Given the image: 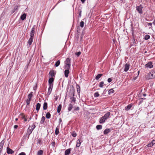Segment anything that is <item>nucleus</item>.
<instances>
[{
  "mask_svg": "<svg viewBox=\"0 0 155 155\" xmlns=\"http://www.w3.org/2000/svg\"><path fill=\"white\" fill-rule=\"evenodd\" d=\"M35 25L32 28L31 32H30V38L29 39L28 41V44L29 45H31L32 42L34 38V36L35 34Z\"/></svg>",
  "mask_w": 155,
  "mask_h": 155,
  "instance_id": "obj_1",
  "label": "nucleus"
},
{
  "mask_svg": "<svg viewBox=\"0 0 155 155\" xmlns=\"http://www.w3.org/2000/svg\"><path fill=\"white\" fill-rule=\"evenodd\" d=\"M146 78L147 79L154 78H155V72L153 71L148 73L146 76Z\"/></svg>",
  "mask_w": 155,
  "mask_h": 155,
  "instance_id": "obj_2",
  "label": "nucleus"
},
{
  "mask_svg": "<svg viewBox=\"0 0 155 155\" xmlns=\"http://www.w3.org/2000/svg\"><path fill=\"white\" fill-rule=\"evenodd\" d=\"M35 126L34 124H33L31 126H29L28 129L27 134H28L29 135L31 134L32 133L33 130L35 128Z\"/></svg>",
  "mask_w": 155,
  "mask_h": 155,
  "instance_id": "obj_3",
  "label": "nucleus"
},
{
  "mask_svg": "<svg viewBox=\"0 0 155 155\" xmlns=\"http://www.w3.org/2000/svg\"><path fill=\"white\" fill-rule=\"evenodd\" d=\"M143 6L141 5H140L139 6L136 7L137 10L139 12V13L141 14L142 12Z\"/></svg>",
  "mask_w": 155,
  "mask_h": 155,
  "instance_id": "obj_4",
  "label": "nucleus"
},
{
  "mask_svg": "<svg viewBox=\"0 0 155 155\" xmlns=\"http://www.w3.org/2000/svg\"><path fill=\"white\" fill-rule=\"evenodd\" d=\"M145 67L149 68H153V66L152 64V63L151 62H149L145 65Z\"/></svg>",
  "mask_w": 155,
  "mask_h": 155,
  "instance_id": "obj_5",
  "label": "nucleus"
},
{
  "mask_svg": "<svg viewBox=\"0 0 155 155\" xmlns=\"http://www.w3.org/2000/svg\"><path fill=\"white\" fill-rule=\"evenodd\" d=\"M82 141L81 138L78 139L77 140L76 147H79L81 145V143L82 142Z\"/></svg>",
  "mask_w": 155,
  "mask_h": 155,
  "instance_id": "obj_6",
  "label": "nucleus"
},
{
  "mask_svg": "<svg viewBox=\"0 0 155 155\" xmlns=\"http://www.w3.org/2000/svg\"><path fill=\"white\" fill-rule=\"evenodd\" d=\"M155 144V140H153L150 143L146 146L147 147H151Z\"/></svg>",
  "mask_w": 155,
  "mask_h": 155,
  "instance_id": "obj_7",
  "label": "nucleus"
},
{
  "mask_svg": "<svg viewBox=\"0 0 155 155\" xmlns=\"http://www.w3.org/2000/svg\"><path fill=\"white\" fill-rule=\"evenodd\" d=\"M7 152L8 154H12L14 153V151L10 148L9 147L7 148Z\"/></svg>",
  "mask_w": 155,
  "mask_h": 155,
  "instance_id": "obj_8",
  "label": "nucleus"
},
{
  "mask_svg": "<svg viewBox=\"0 0 155 155\" xmlns=\"http://www.w3.org/2000/svg\"><path fill=\"white\" fill-rule=\"evenodd\" d=\"M54 81V79L53 78H50L48 80L49 85H52L53 86V83Z\"/></svg>",
  "mask_w": 155,
  "mask_h": 155,
  "instance_id": "obj_9",
  "label": "nucleus"
},
{
  "mask_svg": "<svg viewBox=\"0 0 155 155\" xmlns=\"http://www.w3.org/2000/svg\"><path fill=\"white\" fill-rule=\"evenodd\" d=\"M130 65L129 64L126 63L125 65L124 71L125 72L127 71L129 69Z\"/></svg>",
  "mask_w": 155,
  "mask_h": 155,
  "instance_id": "obj_10",
  "label": "nucleus"
},
{
  "mask_svg": "<svg viewBox=\"0 0 155 155\" xmlns=\"http://www.w3.org/2000/svg\"><path fill=\"white\" fill-rule=\"evenodd\" d=\"M110 115V113L109 112H107V113H106L104 116L103 117L106 120L108 119L109 116Z\"/></svg>",
  "mask_w": 155,
  "mask_h": 155,
  "instance_id": "obj_11",
  "label": "nucleus"
},
{
  "mask_svg": "<svg viewBox=\"0 0 155 155\" xmlns=\"http://www.w3.org/2000/svg\"><path fill=\"white\" fill-rule=\"evenodd\" d=\"M106 120L105 119L103 116L100 118L99 122L100 124H103Z\"/></svg>",
  "mask_w": 155,
  "mask_h": 155,
  "instance_id": "obj_12",
  "label": "nucleus"
},
{
  "mask_svg": "<svg viewBox=\"0 0 155 155\" xmlns=\"http://www.w3.org/2000/svg\"><path fill=\"white\" fill-rule=\"evenodd\" d=\"M69 69H66L64 71V76L66 77L67 78L68 77V75L69 73Z\"/></svg>",
  "mask_w": 155,
  "mask_h": 155,
  "instance_id": "obj_13",
  "label": "nucleus"
},
{
  "mask_svg": "<svg viewBox=\"0 0 155 155\" xmlns=\"http://www.w3.org/2000/svg\"><path fill=\"white\" fill-rule=\"evenodd\" d=\"M26 18V14L25 13H24L20 17V19L22 21L24 20Z\"/></svg>",
  "mask_w": 155,
  "mask_h": 155,
  "instance_id": "obj_14",
  "label": "nucleus"
},
{
  "mask_svg": "<svg viewBox=\"0 0 155 155\" xmlns=\"http://www.w3.org/2000/svg\"><path fill=\"white\" fill-rule=\"evenodd\" d=\"M71 150L70 149H68L66 150L65 151V155H68L70 153Z\"/></svg>",
  "mask_w": 155,
  "mask_h": 155,
  "instance_id": "obj_15",
  "label": "nucleus"
},
{
  "mask_svg": "<svg viewBox=\"0 0 155 155\" xmlns=\"http://www.w3.org/2000/svg\"><path fill=\"white\" fill-rule=\"evenodd\" d=\"M42 143V140L41 139L39 138L37 140V144L38 146H40Z\"/></svg>",
  "mask_w": 155,
  "mask_h": 155,
  "instance_id": "obj_16",
  "label": "nucleus"
},
{
  "mask_svg": "<svg viewBox=\"0 0 155 155\" xmlns=\"http://www.w3.org/2000/svg\"><path fill=\"white\" fill-rule=\"evenodd\" d=\"M4 143V141H2L0 143V152L1 151L2 149V148Z\"/></svg>",
  "mask_w": 155,
  "mask_h": 155,
  "instance_id": "obj_17",
  "label": "nucleus"
},
{
  "mask_svg": "<svg viewBox=\"0 0 155 155\" xmlns=\"http://www.w3.org/2000/svg\"><path fill=\"white\" fill-rule=\"evenodd\" d=\"M70 66V64H65L64 68L65 69H69Z\"/></svg>",
  "mask_w": 155,
  "mask_h": 155,
  "instance_id": "obj_18",
  "label": "nucleus"
},
{
  "mask_svg": "<svg viewBox=\"0 0 155 155\" xmlns=\"http://www.w3.org/2000/svg\"><path fill=\"white\" fill-rule=\"evenodd\" d=\"M41 104L39 103H38L36 106V110L38 111L40 109V107Z\"/></svg>",
  "mask_w": 155,
  "mask_h": 155,
  "instance_id": "obj_19",
  "label": "nucleus"
},
{
  "mask_svg": "<svg viewBox=\"0 0 155 155\" xmlns=\"http://www.w3.org/2000/svg\"><path fill=\"white\" fill-rule=\"evenodd\" d=\"M48 107V104L46 102H45L43 104V108L44 110H46Z\"/></svg>",
  "mask_w": 155,
  "mask_h": 155,
  "instance_id": "obj_20",
  "label": "nucleus"
},
{
  "mask_svg": "<svg viewBox=\"0 0 155 155\" xmlns=\"http://www.w3.org/2000/svg\"><path fill=\"white\" fill-rule=\"evenodd\" d=\"M71 59L69 58H67L65 61V64H70Z\"/></svg>",
  "mask_w": 155,
  "mask_h": 155,
  "instance_id": "obj_21",
  "label": "nucleus"
},
{
  "mask_svg": "<svg viewBox=\"0 0 155 155\" xmlns=\"http://www.w3.org/2000/svg\"><path fill=\"white\" fill-rule=\"evenodd\" d=\"M132 107V105L131 104H130L128 105L126 107L125 110H128L131 109V108Z\"/></svg>",
  "mask_w": 155,
  "mask_h": 155,
  "instance_id": "obj_22",
  "label": "nucleus"
},
{
  "mask_svg": "<svg viewBox=\"0 0 155 155\" xmlns=\"http://www.w3.org/2000/svg\"><path fill=\"white\" fill-rule=\"evenodd\" d=\"M45 117L44 116H43L41 119V120L40 121V124H42L44 123L45 120Z\"/></svg>",
  "mask_w": 155,
  "mask_h": 155,
  "instance_id": "obj_23",
  "label": "nucleus"
},
{
  "mask_svg": "<svg viewBox=\"0 0 155 155\" xmlns=\"http://www.w3.org/2000/svg\"><path fill=\"white\" fill-rule=\"evenodd\" d=\"M103 74H98L96 77L95 79L97 80H98L102 76Z\"/></svg>",
  "mask_w": 155,
  "mask_h": 155,
  "instance_id": "obj_24",
  "label": "nucleus"
},
{
  "mask_svg": "<svg viewBox=\"0 0 155 155\" xmlns=\"http://www.w3.org/2000/svg\"><path fill=\"white\" fill-rule=\"evenodd\" d=\"M110 130L109 129H105L104 131V133L105 134H107L108 133H109Z\"/></svg>",
  "mask_w": 155,
  "mask_h": 155,
  "instance_id": "obj_25",
  "label": "nucleus"
},
{
  "mask_svg": "<svg viewBox=\"0 0 155 155\" xmlns=\"http://www.w3.org/2000/svg\"><path fill=\"white\" fill-rule=\"evenodd\" d=\"M49 74L51 77H54L55 75V73L54 71H51L49 72Z\"/></svg>",
  "mask_w": 155,
  "mask_h": 155,
  "instance_id": "obj_26",
  "label": "nucleus"
},
{
  "mask_svg": "<svg viewBox=\"0 0 155 155\" xmlns=\"http://www.w3.org/2000/svg\"><path fill=\"white\" fill-rule=\"evenodd\" d=\"M61 108V104L59 105L57 108V112L59 113L60 112Z\"/></svg>",
  "mask_w": 155,
  "mask_h": 155,
  "instance_id": "obj_27",
  "label": "nucleus"
},
{
  "mask_svg": "<svg viewBox=\"0 0 155 155\" xmlns=\"http://www.w3.org/2000/svg\"><path fill=\"white\" fill-rule=\"evenodd\" d=\"M73 108V105L71 104H70L69 105L68 107V110L69 111H70L72 110Z\"/></svg>",
  "mask_w": 155,
  "mask_h": 155,
  "instance_id": "obj_28",
  "label": "nucleus"
},
{
  "mask_svg": "<svg viewBox=\"0 0 155 155\" xmlns=\"http://www.w3.org/2000/svg\"><path fill=\"white\" fill-rule=\"evenodd\" d=\"M51 114L49 112H48L46 114V118L49 119L51 117Z\"/></svg>",
  "mask_w": 155,
  "mask_h": 155,
  "instance_id": "obj_29",
  "label": "nucleus"
},
{
  "mask_svg": "<svg viewBox=\"0 0 155 155\" xmlns=\"http://www.w3.org/2000/svg\"><path fill=\"white\" fill-rule=\"evenodd\" d=\"M43 153V151L42 150H39L38 152L37 155H42Z\"/></svg>",
  "mask_w": 155,
  "mask_h": 155,
  "instance_id": "obj_30",
  "label": "nucleus"
},
{
  "mask_svg": "<svg viewBox=\"0 0 155 155\" xmlns=\"http://www.w3.org/2000/svg\"><path fill=\"white\" fill-rule=\"evenodd\" d=\"M32 92H31L30 94H29L28 95V99H30L31 100V98L32 97Z\"/></svg>",
  "mask_w": 155,
  "mask_h": 155,
  "instance_id": "obj_31",
  "label": "nucleus"
},
{
  "mask_svg": "<svg viewBox=\"0 0 155 155\" xmlns=\"http://www.w3.org/2000/svg\"><path fill=\"white\" fill-rule=\"evenodd\" d=\"M60 63V61L59 60H58L55 63V66L56 67H58Z\"/></svg>",
  "mask_w": 155,
  "mask_h": 155,
  "instance_id": "obj_32",
  "label": "nucleus"
},
{
  "mask_svg": "<svg viewBox=\"0 0 155 155\" xmlns=\"http://www.w3.org/2000/svg\"><path fill=\"white\" fill-rule=\"evenodd\" d=\"M96 128L97 130H100L102 129V126L101 125H98L96 126Z\"/></svg>",
  "mask_w": 155,
  "mask_h": 155,
  "instance_id": "obj_33",
  "label": "nucleus"
},
{
  "mask_svg": "<svg viewBox=\"0 0 155 155\" xmlns=\"http://www.w3.org/2000/svg\"><path fill=\"white\" fill-rule=\"evenodd\" d=\"M53 87V86H52V85H51L49 86V87L48 88V91L51 92L52 91Z\"/></svg>",
  "mask_w": 155,
  "mask_h": 155,
  "instance_id": "obj_34",
  "label": "nucleus"
},
{
  "mask_svg": "<svg viewBox=\"0 0 155 155\" xmlns=\"http://www.w3.org/2000/svg\"><path fill=\"white\" fill-rule=\"evenodd\" d=\"M150 38V36L149 35H146L144 37V39L146 40H147Z\"/></svg>",
  "mask_w": 155,
  "mask_h": 155,
  "instance_id": "obj_35",
  "label": "nucleus"
},
{
  "mask_svg": "<svg viewBox=\"0 0 155 155\" xmlns=\"http://www.w3.org/2000/svg\"><path fill=\"white\" fill-rule=\"evenodd\" d=\"M55 145V142L53 141L51 143V145L53 148H54Z\"/></svg>",
  "mask_w": 155,
  "mask_h": 155,
  "instance_id": "obj_36",
  "label": "nucleus"
},
{
  "mask_svg": "<svg viewBox=\"0 0 155 155\" xmlns=\"http://www.w3.org/2000/svg\"><path fill=\"white\" fill-rule=\"evenodd\" d=\"M104 83L103 81H101L100 82L99 86L100 87H102L103 86Z\"/></svg>",
  "mask_w": 155,
  "mask_h": 155,
  "instance_id": "obj_37",
  "label": "nucleus"
},
{
  "mask_svg": "<svg viewBox=\"0 0 155 155\" xmlns=\"http://www.w3.org/2000/svg\"><path fill=\"white\" fill-rule=\"evenodd\" d=\"M114 90L113 89H110L108 91L109 94H110L113 93H114Z\"/></svg>",
  "mask_w": 155,
  "mask_h": 155,
  "instance_id": "obj_38",
  "label": "nucleus"
},
{
  "mask_svg": "<svg viewBox=\"0 0 155 155\" xmlns=\"http://www.w3.org/2000/svg\"><path fill=\"white\" fill-rule=\"evenodd\" d=\"M59 129L58 128H56L55 131V134L56 135H57L59 133Z\"/></svg>",
  "mask_w": 155,
  "mask_h": 155,
  "instance_id": "obj_39",
  "label": "nucleus"
},
{
  "mask_svg": "<svg viewBox=\"0 0 155 155\" xmlns=\"http://www.w3.org/2000/svg\"><path fill=\"white\" fill-rule=\"evenodd\" d=\"M99 96V94L98 92L95 93L94 94V96L95 97H97Z\"/></svg>",
  "mask_w": 155,
  "mask_h": 155,
  "instance_id": "obj_40",
  "label": "nucleus"
},
{
  "mask_svg": "<svg viewBox=\"0 0 155 155\" xmlns=\"http://www.w3.org/2000/svg\"><path fill=\"white\" fill-rule=\"evenodd\" d=\"M31 100V99L28 98V99L26 100V103L27 105H28L29 104Z\"/></svg>",
  "mask_w": 155,
  "mask_h": 155,
  "instance_id": "obj_41",
  "label": "nucleus"
},
{
  "mask_svg": "<svg viewBox=\"0 0 155 155\" xmlns=\"http://www.w3.org/2000/svg\"><path fill=\"white\" fill-rule=\"evenodd\" d=\"M80 27L81 28H83L84 26V22L83 21H81L80 23Z\"/></svg>",
  "mask_w": 155,
  "mask_h": 155,
  "instance_id": "obj_42",
  "label": "nucleus"
},
{
  "mask_svg": "<svg viewBox=\"0 0 155 155\" xmlns=\"http://www.w3.org/2000/svg\"><path fill=\"white\" fill-rule=\"evenodd\" d=\"M77 91L78 93H80V87L78 85L77 86Z\"/></svg>",
  "mask_w": 155,
  "mask_h": 155,
  "instance_id": "obj_43",
  "label": "nucleus"
},
{
  "mask_svg": "<svg viewBox=\"0 0 155 155\" xmlns=\"http://www.w3.org/2000/svg\"><path fill=\"white\" fill-rule=\"evenodd\" d=\"M71 99L72 101L74 102H75L76 100L75 98V97H71Z\"/></svg>",
  "mask_w": 155,
  "mask_h": 155,
  "instance_id": "obj_44",
  "label": "nucleus"
},
{
  "mask_svg": "<svg viewBox=\"0 0 155 155\" xmlns=\"http://www.w3.org/2000/svg\"><path fill=\"white\" fill-rule=\"evenodd\" d=\"M81 54V53L80 51L77 52L75 53V54L77 55L78 56H79L80 54Z\"/></svg>",
  "mask_w": 155,
  "mask_h": 155,
  "instance_id": "obj_45",
  "label": "nucleus"
},
{
  "mask_svg": "<svg viewBox=\"0 0 155 155\" xmlns=\"http://www.w3.org/2000/svg\"><path fill=\"white\" fill-rule=\"evenodd\" d=\"M21 116V118L22 119H23L25 118V117H25V115L24 114H20Z\"/></svg>",
  "mask_w": 155,
  "mask_h": 155,
  "instance_id": "obj_46",
  "label": "nucleus"
},
{
  "mask_svg": "<svg viewBox=\"0 0 155 155\" xmlns=\"http://www.w3.org/2000/svg\"><path fill=\"white\" fill-rule=\"evenodd\" d=\"M72 135L73 137H76V136L77 135V134H76V133L74 132L72 133Z\"/></svg>",
  "mask_w": 155,
  "mask_h": 155,
  "instance_id": "obj_47",
  "label": "nucleus"
},
{
  "mask_svg": "<svg viewBox=\"0 0 155 155\" xmlns=\"http://www.w3.org/2000/svg\"><path fill=\"white\" fill-rule=\"evenodd\" d=\"M112 81V79L111 78H109L107 80V81L108 82H110Z\"/></svg>",
  "mask_w": 155,
  "mask_h": 155,
  "instance_id": "obj_48",
  "label": "nucleus"
},
{
  "mask_svg": "<svg viewBox=\"0 0 155 155\" xmlns=\"http://www.w3.org/2000/svg\"><path fill=\"white\" fill-rule=\"evenodd\" d=\"M18 6H16L15 7L14 9V10L15 11L16 10H17L18 9Z\"/></svg>",
  "mask_w": 155,
  "mask_h": 155,
  "instance_id": "obj_49",
  "label": "nucleus"
},
{
  "mask_svg": "<svg viewBox=\"0 0 155 155\" xmlns=\"http://www.w3.org/2000/svg\"><path fill=\"white\" fill-rule=\"evenodd\" d=\"M18 155H25V154L24 152H21L19 153Z\"/></svg>",
  "mask_w": 155,
  "mask_h": 155,
  "instance_id": "obj_50",
  "label": "nucleus"
},
{
  "mask_svg": "<svg viewBox=\"0 0 155 155\" xmlns=\"http://www.w3.org/2000/svg\"><path fill=\"white\" fill-rule=\"evenodd\" d=\"M152 24H153V23H150H150H148V24H147V25H148V26H152Z\"/></svg>",
  "mask_w": 155,
  "mask_h": 155,
  "instance_id": "obj_51",
  "label": "nucleus"
},
{
  "mask_svg": "<svg viewBox=\"0 0 155 155\" xmlns=\"http://www.w3.org/2000/svg\"><path fill=\"white\" fill-rule=\"evenodd\" d=\"M18 127V126L17 125H15L14 126V128L15 129H16Z\"/></svg>",
  "mask_w": 155,
  "mask_h": 155,
  "instance_id": "obj_52",
  "label": "nucleus"
},
{
  "mask_svg": "<svg viewBox=\"0 0 155 155\" xmlns=\"http://www.w3.org/2000/svg\"><path fill=\"white\" fill-rule=\"evenodd\" d=\"M81 11H80V12H79V16L80 17H81Z\"/></svg>",
  "mask_w": 155,
  "mask_h": 155,
  "instance_id": "obj_53",
  "label": "nucleus"
},
{
  "mask_svg": "<svg viewBox=\"0 0 155 155\" xmlns=\"http://www.w3.org/2000/svg\"><path fill=\"white\" fill-rule=\"evenodd\" d=\"M51 92H50V91L49 92V91H48L47 94L49 95L50 94Z\"/></svg>",
  "mask_w": 155,
  "mask_h": 155,
  "instance_id": "obj_54",
  "label": "nucleus"
},
{
  "mask_svg": "<svg viewBox=\"0 0 155 155\" xmlns=\"http://www.w3.org/2000/svg\"><path fill=\"white\" fill-rule=\"evenodd\" d=\"M26 117H25V118L23 119L24 120V122H26V121H27V119H26Z\"/></svg>",
  "mask_w": 155,
  "mask_h": 155,
  "instance_id": "obj_55",
  "label": "nucleus"
},
{
  "mask_svg": "<svg viewBox=\"0 0 155 155\" xmlns=\"http://www.w3.org/2000/svg\"><path fill=\"white\" fill-rule=\"evenodd\" d=\"M81 1L83 3H84L85 1V0H81Z\"/></svg>",
  "mask_w": 155,
  "mask_h": 155,
  "instance_id": "obj_56",
  "label": "nucleus"
},
{
  "mask_svg": "<svg viewBox=\"0 0 155 155\" xmlns=\"http://www.w3.org/2000/svg\"><path fill=\"white\" fill-rule=\"evenodd\" d=\"M153 24L154 25H155V20H154L153 22Z\"/></svg>",
  "mask_w": 155,
  "mask_h": 155,
  "instance_id": "obj_57",
  "label": "nucleus"
},
{
  "mask_svg": "<svg viewBox=\"0 0 155 155\" xmlns=\"http://www.w3.org/2000/svg\"><path fill=\"white\" fill-rule=\"evenodd\" d=\"M15 10H13L12 12V13H14L15 12Z\"/></svg>",
  "mask_w": 155,
  "mask_h": 155,
  "instance_id": "obj_58",
  "label": "nucleus"
},
{
  "mask_svg": "<svg viewBox=\"0 0 155 155\" xmlns=\"http://www.w3.org/2000/svg\"><path fill=\"white\" fill-rule=\"evenodd\" d=\"M143 96L145 97L146 96V94H143Z\"/></svg>",
  "mask_w": 155,
  "mask_h": 155,
  "instance_id": "obj_59",
  "label": "nucleus"
},
{
  "mask_svg": "<svg viewBox=\"0 0 155 155\" xmlns=\"http://www.w3.org/2000/svg\"><path fill=\"white\" fill-rule=\"evenodd\" d=\"M18 120V119L17 118H16L15 119V121H17V120Z\"/></svg>",
  "mask_w": 155,
  "mask_h": 155,
  "instance_id": "obj_60",
  "label": "nucleus"
},
{
  "mask_svg": "<svg viewBox=\"0 0 155 155\" xmlns=\"http://www.w3.org/2000/svg\"><path fill=\"white\" fill-rule=\"evenodd\" d=\"M59 121H60V123L61 122V119H59Z\"/></svg>",
  "mask_w": 155,
  "mask_h": 155,
  "instance_id": "obj_61",
  "label": "nucleus"
},
{
  "mask_svg": "<svg viewBox=\"0 0 155 155\" xmlns=\"http://www.w3.org/2000/svg\"><path fill=\"white\" fill-rule=\"evenodd\" d=\"M31 119V117H30V118H29V120H28V121H29V120H30Z\"/></svg>",
  "mask_w": 155,
  "mask_h": 155,
  "instance_id": "obj_62",
  "label": "nucleus"
},
{
  "mask_svg": "<svg viewBox=\"0 0 155 155\" xmlns=\"http://www.w3.org/2000/svg\"><path fill=\"white\" fill-rule=\"evenodd\" d=\"M139 73H140V71H138V74H139Z\"/></svg>",
  "mask_w": 155,
  "mask_h": 155,
  "instance_id": "obj_63",
  "label": "nucleus"
},
{
  "mask_svg": "<svg viewBox=\"0 0 155 155\" xmlns=\"http://www.w3.org/2000/svg\"><path fill=\"white\" fill-rule=\"evenodd\" d=\"M79 109V108L78 107H77V109Z\"/></svg>",
  "mask_w": 155,
  "mask_h": 155,
  "instance_id": "obj_64",
  "label": "nucleus"
}]
</instances>
